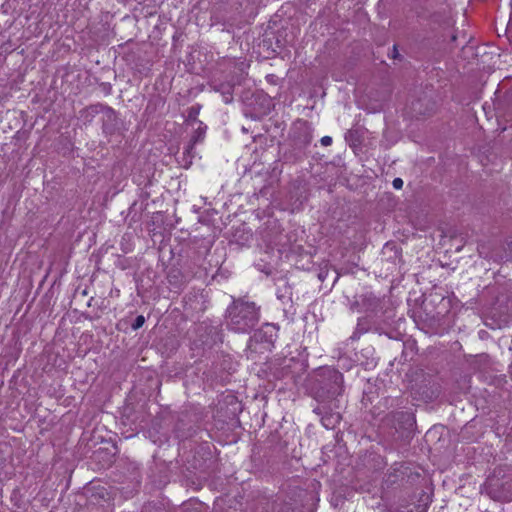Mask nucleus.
I'll use <instances>...</instances> for the list:
<instances>
[{
    "label": "nucleus",
    "mask_w": 512,
    "mask_h": 512,
    "mask_svg": "<svg viewBox=\"0 0 512 512\" xmlns=\"http://www.w3.org/2000/svg\"><path fill=\"white\" fill-rule=\"evenodd\" d=\"M371 328V322L368 318H359L355 331L350 336L352 341L358 340L363 334L367 333Z\"/></svg>",
    "instance_id": "nucleus-13"
},
{
    "label": "nucleus",
    "mask_w": 512,
    "mask_h": 512,
    "mask_svg": "<svg viewBox=\"0 0 512 512\" xmlns=\"http://www.w3.org/2000/svg\"><path fill=\"white\" fill-rule=\"evenodd\" d=\"M392 185L395 189H401L403 187V180L401 178H395Z\"/></svg>",
    "instance_id": "nucleus-25"
},
{
    "label": "nucleus",
    "mask_w": 512,
    "mask_h": 512,
    "mask_svg": "<svg viewBox=\"0 0 512 512\" xmlns=\"http://www.w3.org/2000/svg\"><path fill=\"white\" fill-rule=\"evenodd\" d=\"M102 131L105 135H113L119 129V119L117 112L110 106H103L102 113Z\"/></svg>",
    "instance_id": "nucleus-7"
},
{
    "label": "nucleus",
    "mask_w": 512,
    "mask_h": 512,
    "mask_svg": "<svg viewBox=\"0 0 512 512\" xmlns=\"http://www.w3.org/2000/svg\"><path fill=\"white\" fill-rule=\"evenodd\" d=\"M277 337L278 327L275 324L265 323L254 332L252 339L257 343L265 345V348H270L274 345Z\"/></svg>",
    "instance_id": "nucleus-6"
},
{
    "label": "nucleus",
    "mask_w": 512,
    "mask_h": 512,
    "mask_svg": "<svg viewBox=\"0 0 512 512\" xmlns=\"http://www.w3.org/2000/svg\"><path fill=\"white\" fill-rule=\"evenodd\" d=\"M313 138L312 128L307 121L299 120L292 128V142L305 149L309 146Z\"/></svg>",
    "instance_id": "nucleus-5"
},
{
    "label": "nucleus",
    "mask_w": 512,
    "mask_h": 512,
    "mask_svg": "<svg viewBox=\"0 0 512 512\" xmlns=\"http://www.w3.org/2000/svg\"><path fill=\"white\" fill-rule=\"evenodd\" d=\"M197 128L195 129L193 135L191 136V139L193 143H201L206 134L207 126L202 121H197Z\"/></svg>",
    "instance_id": "nucleus-15"
},
{
    "label": "nucleus",
    "mask_w": 512,
    "mask_h": 512,
    "mask_svg": "<svg viewBox=\"0 0 512 512\" xmlns=\"http://www.w3.org/2000/svg\"><path fill=\"white\" fill-rule=\"evenodd\" d=\"M429 20L431 21V23H438V24L444 23L447 26L450 25L449 21L445 18V16L441 12L432 13L430 15Z\"/></svg>",
    "instance_id": "nucleus-18"
},
{
    "label": "nucleus",
    "mask_w": 512,
    "mask_h": 512,
    "mask_svg": "<svg viewBox=\"0 0 512 512\" xmlns=\"http://www.w3.org/2000/svg\"><path fill=\"white\" fill-rule=\"evenodd\" d=\"M327 275H328V270L321 269L320 272L318 273V279L321 282H323L327 278Z\"/></svg>",
    "instance_id": "nucleus-27"
},
{
    "label": "nucleus",
    "mask_w": 512,
    "mask_h": 512,
    "mask_svg": "<svg viewBox=\"0 0 512 512\" xmlns=\"http://www.w3.org/2000/svg\"><path fill=\"white\" fill-rule=\"evenodd\" d=\"M93 300V297L90 298L89 302H88V306H91V301Z\"/></svg>",
    "instance_id": "nucleus-32"
},
{
    "label": "nucleus",
    "mask_w": 512,
    "mask_h": 512,
    "mask_svg": "<svg viewBox=\"0 0 512 512\" xmlns=\"http://www.w3.org/2000/svg\"><path fill=\"white\" fill-rule=\"evenodd\" d=\"M366 133V129L362 126H353L345 133V141L352 148H357L361 146L364 136Z\"/></svg>",
    "instance_id": "nucleus-8"
},
{
    "label": "nucleus",
    "mask_w": 512,
    "mask_h": 512,
    "mask_svg": "<svg viewBox=\"0 0 512 512\" xmlns=\"http://www.w3.org/2000/svg\"><path fill=\"white\" fill-rule=\"evenodd\" d=\"M323 146H329L332 144V138L330 136H324L320 140Z\"/></svg>",
    "instance_id": "nucleus-26"
},
{
    "label": "nucleus",
    "mask_w": 512,
    "mask_h": 512,
    "mask_svg": "<svg viewBox=\"0 0 512 512\" xmlns=\"http://www.w3.org/2000/svg\"><path fill=\"white\" fill-rule=\"evenodd\" d=\"M181 512H204V510L202 503L190 502L183 505Z\"/></svg>",
    "instance_id": "nucleus-16"
},
{
    "label": "nucleus",
    "mask_w": 512,
    "mask_h": 512,
    "mask_svg": "<svg viewBox=\"0 0 512 512\" xmlns=\"http://www.w3.org/2000/svg\"><path fill=\"white\" fill-rule=\"evenodd\" d=\"M384 423L396 431H410L415 425V416L410 411H393L384 418Z\"/></svg>",
    "instance_id": "nucleus-3"
},
{
    "label": "nucleus",
    "mask_w": 512,
    "mask_h": 512,
    "mask_svg": "<svg viewBox=\"0 0 512 512\" xmlns=\"http://www.w3.org/2000/svg\"><path fill=\"white\" fill-rule=\"evenodd\" d=\"M509 375H510V377H511V379H512V364L510 365Z\"/></svg>",
    "instance_id": "nucleus-31"
},
{
    "label": "nucleus",
    "mask_w": 512,
    "mask_h": 512,
    "mask_svg": "<svg viewBox=\"0 0 512 512\" xmlns=\"http://www.w3.org/2000/svg\"><path fill=\"white\" fill-rule=\"evenodd\" d=\"M392 57H393V58H398V57H400V54L398 53V49H397V46H396V45H394V46H393Z\"/></svg>",
    "instance_id": "nucleus-28"
},
{
    "label": "nucleus",
    "mask_w": 512,
    "mask_h": 512,
    "mask_svg": "<svg viewBox=\"0 0 512 512\" xmlns=\"http://www.w3.org/2000/svg\"><path fill=\"white\" fill-rule=\"evenodd\" d=\"M167 279L171 286L178 289L187 281L186 276L179 269L174 268L168 272Z\"/></svg>",
    "instance_id": "nucleus-14"
},
{
    "label": "nucleus",
    "mask_w": 512,
    "mask_h": 512,
    "mask_svg": "<svg viewBox=\"0 0 512 512\" xmlns=\"http://www.w3.org/2000/svg\"><path fill=\"white\" fill-rule=\"evenodd\" d=\"M337 408L338 406L335 407L333 403L328 405L327 403H319V405L314 408L313 412L321 417V422L325 428L333 429L341 420L340 413L334 411V409Z\"/></svg>",
    "instance_id": "nucleus-4"
},
{
    "label": "nucleus",
    "mask_w": 512,
    "mask_h": 512,
    "mask_svg": "<svg viewBox=\"0 0 512 512\" xmlns=\"http://www.w3.org/2000/svg\"><path fill=\"white\" fill-rule=\"evenodd\" d=\"M281 512H303L302 508L298 505H292L289 503H284Z\"/></svg>",
    "instance_id": "nucleus-19"
},
{
    "label": "nucleus",
    "mask_w": 512,
    "mask_h": 512,
    "mask_svg": "<svg viewBox=\"0 0 512 512\" xmlns=\"http://www.w3.org/2000/svg\"><path fill=\"white\" fill-rule=\"evenodd\" d=\"M427 507L428 505L425 503L415 506L414 509L397 510L396 512H427Z\"/></svg>",
    "instance_id": "nucleus-22"
},
{
    "label": "nucleus",
    "mask_w": 512,
    "mask_h": 512,
    "mask_svg": "<svg viewBox=\"0 0 512 512\" xmlns=\"http://www.w3.org/2000/svg\"><path fill=\"white\" fill-rule=\"evenodd\" d=\"M216 92H219L226 104L233 101L234 84L231 82H214L212 85Z\"/></svg>",
    "instance_id": "nucleus-12"
},
{
    "label": "nucleus",
    "mask_w": 512,
    "mask_h": 512,
    "mask_svg": "<svg viewBox=\"0 0 512 512\" xmlns=\"http://www.w3.org/2000/svg\"><path fill=\"white\" fill-rule=\"evenodd\" d=\"M372 460L375 462V468L376 469H382L383 467H385L387 465V463L384 460V458H382L379 455H374Z\"/></svg>",
    "instance_id": "nucleus-23"
},
{
    "label": "nucleus",
    "mask_w": 512,
    "mask_h": 512,
    "mask_svg": "<svg viewBox=\"0 0 512 512\" xmlns=\"http://www.w3.org/2000/svg\"><path fill=\"white\" fill-rule=\"evenodd\" d=\"M104 87H105L106 92L109 93L111 90L110 84H105Z\"/></svg>",
    "instance_id": "nucleus-29"
},
{
    "label": "nucleus",
    "mask_w": 512,
    "mask_h": 512,
    "mask_svg": "<svg viewBox=\"0 0 512 512\" xmlns=\"http://www.w3.org/2000/svg\"><path fill=\"white\" fill-rule=\"evenodd\" d=\"M439 394V390L436 388V389H430L426 392L423 393V399H425L426 401H432L433 399H435Z\"/></svg>",
    "instance_id": "nucleus-20"
},
{
    "label": "nucleus",
    "mask_w": 512,
    "mask_h": 512,
    "mask_svg": "<svg viewBox=\"0 0 512 512\" xmlns=\"http://www.w3.org/2000/svg\"><path fill=\"white\" fill-rule=\"evenodd\" d=\"M145 323V317L143 315H138L135 320L133 321V323L131 324V328L133 330H138L139 328H141Z\"/></svg>",
    "instance_id": "nucleus-21"
},
{
    "label": "nucleus",
    "mask_w": 512,
    "mask_h": 512,
    "mask_svg": "<svg viewBox=\"0 0 512 512\" xmlns=\"http://www.w3.org/2000/svg\"><path fill=\"white\" fill-rule=\"evenodd\" d=\"M456 39H457V36H456L455 34H453V35L451 36V41H452V42H455V41H456Z\"/></svg>",
    "instance_id": "nucleus-30"
},
{
    "label": "nucleus",
    "mask_w": 512,
    "mask_h": 512,
    "mask_svg": "<svg viewBox=\"0 0 512 512\" xmlns=\"http://www.w3.org/2000/svg\"><path fill=\"white\" fill-rule=\"evenodd\" d=\"M403 464L395 463L385 474L384 483L389 487L404 478Z\"/></svg>",
    "instance_id": "nucleus-11"
},
{
    "label": "nucleus",
    "mask_w": 512,
    "mask_h": 512,
    "mask_svg": "<svg viewBox=\"0 0 512 512\" xmlns=\"http://www.w3.org/2000/svg\"><path fill=\"white\" fill-rule=\"evenodd\" d=\"M104 104L102 103H95L91 104L79 111V120L84 124L88 125L92 123L94 118L102 113Z\"/></svg>",
    "instance_id": "nucleus-9"
},
{
    "label": "nucleus",
    "mask_w": 512,
    "mask_h": 512,
    "mask_svg": "<svg viewBox=\"0 0 512 512\" xmlns=\"http://www.w3.org/2000/svg\"><path fill=\"white\" fill-rule=\"evenodd\" d=\"M306 157V149L292 142L291 147L284 151L282 159L285 163H296Z\"/></svg>",
    "instance_id": "nucleus-10"
},
{
    "label": "nucleus",
    "mask_w": 512,
    "mask_h": 512,
    "mask_svg": "<svg viewBox=\"0 0 512 512\" xmlns=\"http://www.w3.org/2000/svg\"><path fill=\"white\" fill-rule=\"evenodd\" d=\"M82 294H83L84 296H85V295H87V290H86V289H85V290H83Z\"/></svg>",
    "instance_id": "nucleus-33"
},
{
    "label": "nucleus",
    "mask_w": 512,
    "mask_h": 512,
    "mask_svg": "<svg viewBox=\"0 0 512 512\" xmlns=\"http://www.w3.org/2000/svg\"><path fill=\"white\" fill-rule=\"evenodd\" d=\"M344 378L334 368H323L315 376L312 386L314 398L319 403H333L337 407V397L343 392Z\"/></svg>",
    "instance_id": "nucleus-2"
},
{
    "label": "nucleus",
    "mask_w": 512,
    "mask_h": 512,
    "mask_svg": "<svg viewBox=\"0 0 512 512\" xmlns=\"http://www.w3.org/2000/svg\"><path fill=\"white\" fill-rule=\"evenodd\" d=\"M200 108H201L200 105H193L190 108H188V116H187L188 122H193V123L197 124V121H199L197 118H198V115L200 112Z\"/></svg>",
    "instance_id": "nucleus-17"
},
{
    "label": "nucleus",
    "mask_w": 512,
    "mask_h": 512,
    "mask_svg": "<svg viewBox=\"0 0 512 512\" xmlns=\"http://www.w3.org/2000/svg\"><path fill=\"white\" fill-rule=\"evenodd\" d=\"M260 320V307L244 298H233L226 310L228 329L237 333H248Z\"/></svg>",
    "instance_id": "nucleus-1"
},
{
    "label": "nucleus",
    "mask_w": 512,
    "mask_h": 512,
    "mask_svg": "<svg viewBox=\"0 0 512 512\" xmlns=\"http://www.w3.org/2000/svg\"><path fill=\"white\" fill-rule=\"evenodd\" d=\"M197 143H193L192 140L189 141L187 147L185 148V151H184V155L189 157V158H193L194 156V147Z\"/></svg>",
    "instance_id": "nucleus-24"
}]
</instances>
